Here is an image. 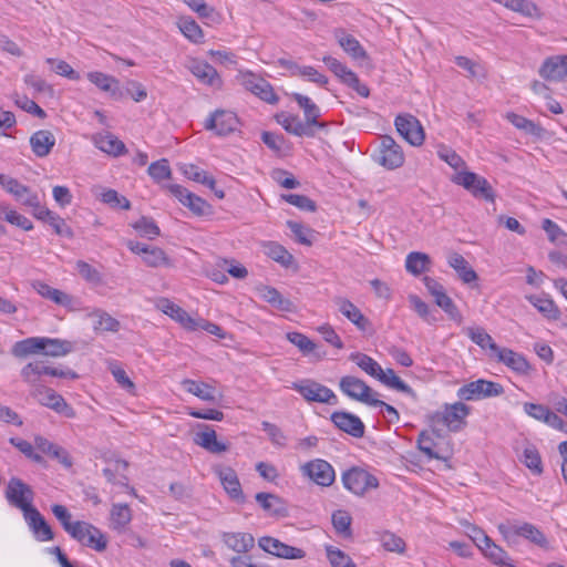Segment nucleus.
I'll return each mask as SVG.
<instances>
[{
	"label": "nucleus",
	"instance_id": "obj_47",
	"mask_svg": "<svg viewBox=\"0 0 567 567\" xmlns=\"http://www.w3.org/2000/svg\"><path fill=\"white\" fill-rule=\"evenodd\" d=\"M431 265V259L427 254L412 251L406 256L405 268L406 271L414 276H419L424 271H427Z\"/></svg>",
	"mask_w": 567,
	"mask_h": 567
},
{
	"label": "nucleus",
	"instance_id": "obj_33",
	"mask_svg": "<svg viewBox=\"0 0 567 567\" xmlns=\"http://www.w3.org/2000/svg\"><path fill=\"white\" fill-rule=\"evenodd\" d=\"M39 403L43 406L52 409L56 413H60L69 419H73L76 415L74 409L66 403V401L63 399V396L58 394L51 388L43 395V398H40Z\"/></svg>",
	"mask_w": 567,
	"mask_h": 567
},
{
	"label": "nucleus",
	"instance_id": "obj_42",
	"mask_svg": "<svg viewBox=\"0 0 567 567\" xmlns=\"http://www.w3.org/2000/svg\"><path fill=\"white\" fill-rule=\"evenodd\" d=\"M94 144L102 152L113 156H120L126 152L125 144L111 133L96 135Z\"/></svg>",
	"mask_w": 567,
	"mask_h": 567
},
{
	"label": "nucleus",
	"instance_id": "obj_27",
	"mask_svg": "<svg viewBox=\"0 0 567 567\" xmlns=\"http://www.w3.org/2000/svg\"><path fill=\"white\" fill-rule=\"evenodd\" d=\"M87 79L102 92L107 93L111 97L120 100L124 97V92L120 86V82L112 75L103 72L94 71L87 73Z\"/></svg>",
	"mask_w": 567,
	"mask_h": 567
},
{
	"label": "nucleus",
	"instance_id": "obj_12",
	"mask_svg": "<svg viewBox=\"0 0 567 567\" xmlns=\"http://www.w3.org/2000/svg\"><path fill=\"white\" fill-rule=\"evenodd\" d=\"M239 81L247 91L251 92L260 100L269 104H276L279 101L272 85L264 78H260L252 72H240Z\"/></svg>",
	"mask_w": 567,
	"mask_h": 567
},
{
	"label": "nucleus",
	"instance_id": "obj_62",
	"mask_svg": "<svg viewBox=\"0 0 567 567\" xmlns=\"http://www.w3.org/2000/svg\"><path fill=\"white\" fill-rule=\"evenodd\" d=\"M351 516L346 511H337L332 514V525L339 535L351 536Z\"/></svg>",
	"mask_w": 567,
	"mask_h": 567
},
{
	"label": "nucleus",
	"instance_id": "obj_54",
	"mask_svg": "<svg viewBox=\"0 0 567 567\" xmlns=\"http://www.w3.org/2000/svg\"><path fill=\"white\" fill-rule=\"evenodd\" d=\"M350 360L357 363L359 368H361L365 373L373 378H378L380 373H382L381 365L371 357L363 353H352L350 355Z\"/></svg>",
	"mask_w": 567,
	"mask_h": 567
},
{
	"label": "nucleus",
	"instance_id": "obj_44",
	"mask_svg": "<svg viewBox=\"0 0 567 567\" xmlns=\"http://www.w3.org/2000/svg\"><path fill=\"white\" fill-rule=\"evenodd\" d=\"M73 346L68 340L42 337V354L60 358L72 352Z\"/></svg>",
	"mask_w": 567,
	"mask_h": 567
},
{
	"label": "nucleus",
	"instance_id": "obj_17",
	"mask_svg": "<svg viewBox=\"0 0 567 567\" xmlns=\"http://www.w3.org/2000/svg\"><path fill=\"white\" fill-rule=\"evenodd\" d=\"M128 249L137 255L143 256V261L148 267H161V266H171V260L165 254V251L158 247H150L145 244L138 241L130 240L127 243Z\"/></svg>",
	"mask_w": 567,
	"mask_h": 567
},
{
	"label": "nucleus",
	"instance_id": "obj_25",
	"mask_svg": "<svg viewBox=\"0 0 567 567\" xmlns=\"http://www.w3.org/2000/svg\"><path fill=\"white\" fill-rule=\"evenodd\" d=\"M492 360L505 364L507 368L519 374H527L530 370V365L526 358L508 348H499Z\"/></svg>",
	"mask_w": 567,
	"mask_h": 567
},
{
	"label": "nucleus",
	"instance_id": "obj_61",
	"mask_svg": "<svg viewBox=\"0 0 567 567\" xmlns=\"http://www.w3.org/2000/svg\"><path fill=\"white\" fill-rule=\"evenodd\" d=\"M433 435L436 436L435 433L431 431H422L420 434H419V437H417V447L419 450L424 453L427 457L430 458H436L439 460L440 456L439 454L434 451V445H435V442H434V439H433Z\"/></svg>",
	"mask_w": 567,
	"mask_h": 567
},
{
	"label": "nucleus",
	"instance_id": "obj_30",
	"mask_svg": "<svg viewBox=\"0 0 567 567\" xmlns=\"http://www.w3.org/2000/svg\"><path fill=\"white\" fill-rule=\"evenodd\" d=\"M276 121L284 127V130L296 136H313V130L309 128L298 115L281 112L276 115Z\"/></svg>",
	"mask_w": 567,
	"mask_h": 567
},
{
	"label": "nucleus",
	"instance_id": "obj_7",
	"mask_svg": "<svg viewBox=\"0 0 567 567\" xmlns=\"http://www.w3.org/2000/svg\"><path fill=\"white\" fill-rule=\"evenodd\" d=\"M291 388L308 402H319L332 405L338 403L334 392L315 380L303 379L293 382Z\"/></svg>",
	"mask_w": 567,
	"mask_h": 567
},
{
	"label": "nucleus",
	"instance_id": "obj_28",
	"mask_svg": "<svg viewBox=\"0 0 567 567\" xmlns=\"http://www.w3.org/2000/svg\"><path fill=\"white\" fill-rule=\"evenodd\" d=\"M23 517L37 540L49 542L54 538V534L50 525L37 508L29 511V513Z\"/></svg>",
	"mask_w": 567,
	"mask_h": 567
},
{
	"label": "nucleus",
	"instance_id": "obj_64",
	"mask_svg": "<svg viewBox=\"0 0 567 567\" xmlns=\"http://www.w3.org/2000/svg\"><path fill=\"white\" fill-rule=\"evenodd\" d=\"M134 229L143 237L154 239L159 235V228L155 221L147 217L140 218L133 224Z\"/></svg>",
	"mask_w": 567,
	"mask_h": 567
},
{
	"label": "nucleus",
	"instance_id": "obj_18",
	"mask_svg": "<svg viewBox=\"0 0 567 567\" xmlns=\"http://www.w3.org/2000/svg\"><path fill=\"white\" fill-rule=\"evenodd\" d=\"M330 419L332 423L336 425V427L355 439H360L364 435L365 427L363 422L360 420L359 416L352 413L344 411H336L331 414Z\"/></svg>",
	"mask_w": 567,
	"mask_h": 567
},
{
	"label": "nucleus",
	"instance_id": "obj_3",
	"mask_svg": "<svg viewBox=\"0 0 567 567\" xmlns=\"http://www.w3.org/2000/svg\"><path fill=\"white\" fill-rule=\"evenodd\" d=\"M498 530L507 542H515L522 537L540 548H548L545 534L534 524L518 520H507L498 525Z\"/></svg>",
	"mask_w": 567,
	"mask_h": 567
},
{
	"label": "nucleus",
	"instance_id": "obj_58",
	"mask_svg": "<svg viewBox=\"0 0 567 567\" xmlns=\"http://www.w3.org/2000/svg\"><path fill=\"white\" fill-rule=\"evenodd\" d=\"M181 32L190 41L198 43L202 42L204 34L200 27L195 20L190 18H183L178 22Z\"/></svg>",
	"mask_w": 567,
	"mask_h": 567
},
{
	"label": "nucleus",
	"instance_id": "obj_57",
	"mask_svg": "<svg viewBox=\"0 0 567 567\" xmlns=\"http://www.w3.org/2000/svg\"><path fill=\"white\" fill-rule=\"evenodd\" d=\"M326 553L331 567H357L351 557L339 548L327 545Z\"/></svg>",
	"mask_w": 567,
	"mask_h": 567
},
{
	"label": "nucleus",
	"instance_id": "obj_32",
	"mask_svg": "<svg viewBox=\"0 0 567 567\" xmlns=\"http://www.w3.org/2000/svg\"><path fill=\"white\" fill-rule=\"evenodd\" d=\"M334 303L339 311L355 324L358 329L362 331L367 329L370 322L354 303L344 298H336Z\"/></svg>",
	"mask_w": 567,
	"mask_h": 567
},
{
	"label": "nucleus",
	"instance_id": "obj_11",
	"mask_svg": "<svg viewBox=\"0 0 567 567\" xmlns=\"http://www.w3.org/2000/svg\"><path fill=\"white\" fill-rule=\"evenodd\" d=\"M375 162L386 169H395L403 165L404 153L393 137L384 135L381 137Z\"/></svg>",
	"mask_w": 567,
	"mask_h": 567
},
{
	"label": "nucleus",
	"instance_id": "obj_49",
	"mask_svg": "<svg viewBox=\"0 0 567 567\" xmlns=\"http://www.w3.org/2000/svg\"><path fill=\"white\" fill-rule=\"evenodd\" d=\"M90 317L93 319L95 331L117 332L120 329V322L102 310L93 311Z\"/></svg>",
	"mask_w": 567,
	"mask_h": 567
},
{
	"label": "nucleus",
	"instance_id": "obj_14",
	"mask_svg": "<svg viewBox=\"0 0 567 567\" xmlns=\"http://www.w3.org/2000/svg\"><path fill=\"white\" fill-rule=\"evenodd\" d=\"M399 134L411 145L420 146L424 142V131L420 121L411 114H400L394 121Z\"/></svg>",
	"mask_w": 567,
	"mask_h": 567
},
{
	"label": "nucleus",
	"instance_id": "obj_51",
	"mask_svg": "<svg viewBox=\"0 0 567 567\" xmlns=\"http://www.w3.org/2000/svg\"><path fill=\"white\" fill-rule=\"evenodd\" d=\"M264 247L266 255L284 267H289L293 262V256L282 245L269 241Z\"/></svg>",
	"mask_w": 567,
	"mask_h": 567
},
{
	"label": "nucleus",
	"instance_id": "obj_53",
	"mask_svg": "<svg viewBox=\"0 0 567 567\" xmlns=\"http://www.w3.org/2000/svg\"><path fill=\"white\" fill-rule=\"evenodd\" d=\"M132 519L128 505L113 504L111 509V525L115 530H122Z\"/></svg>",
	"mask_w": 567,
	"mask_h": 567
},
{
	"label": "nucleus",
	"instance_id": "obj_29",
	"mask_svg": "<svg viewBox=\"0 0 567 567\" xmlns=\"http://www.w3.org/2000/svg\"><path fill=\"white\" fill-rule=\"evenodd\" d=\"M255 499L268 515L274 517L288 516L286 503L278 495L260 492L256 494Z\"/></svg>",
	"mask_w": 567,
	"mask_h": 567
},
{
	"label": "nucleus",
	"instance_id": "obj_8",
	"mask_svg": "<svg viewBox=\"0 0 567 567\" xmlns=\"http://www.w3.org/2000/svg\"><path fill=\"white\" fill-rule=\"evenodd\" d=\"M341 481L344 488L359 496L379 486L378 478L360 467H351L344 471L341 475Z\"/></svg>",
	"mask_w": 567,
	"mask_h": 567
},
{
	"label": "nucleus",
	"instance_id": "obj_37",
	"mask_svg": "<svg viewBox=\"0 0 567 567\" xmlns=\"http://www.w3.org/2000/svg\"><path fill=\"white\" fill-rule=\"evenodd\" d=\"M182 385L186 392L197 396L198 399L215 403L217 401L216 389L203 381H195L192 379H184Z\"/></svg>",
	"mask_w": 567,
	"mask_h": 567
},
{
	"label": "nucleus",
	"instance_id": "obj_26",
	"mask_svg": "<svg viewBox=\"0 0 567 567\" xmlns=\"http://www.w3.org/2000/svg\"><path fill=\"white\" fill-rule=\"evenodd\" d=\"M539 75L547 81H560L567 75V55L547 58L539 69Z\"/></svg>",
	"mask_w": 567,
	"mask_h": 567
},
{
	"label": "nucleus",
	"instance_id": "obj_10",
	"mask_svg": "<svg viewBox=\"0 0 567 567\" xmlns=\"http://www.w3.org/2000/svg\"><path fill=\"white\" fill-rule=\"evenodd\" d=\"M504 393V388L501 383L478 379L472 381L457 390V396L461 400L474 401L486 398L499 396Z\"/></svg>",
	"mask_w": 567,
	"mask_h": 567
},
{
	"label": "nucleus",
	"instance_id": "obj_48",
	"mask_svg": "<svg viewBox=\"0 0 567 567\" xmlns=\"http://www.w3.org/2000/svg\"><path fill=\"white\" fill-rule=\"evenodd\" d=\"M377 379L388 388L394 389L413 398L415 396L413 389L402 381L392 369H382V373H380Z\"/></svg>",
	"mask_w": 567,
	"mask_h": 567
},
{
	"label": "nucleus",
	"instance_id": "obj_59",
	"mask_svg": "<svg viewBox=\"0 0 567 567\" xmlns=\"http://www.w3.org/2000/svg\"><path fill=\"white\" fill-rule=\"evenodd\" d=\"M383 548L388 551L403 554L405 551V542L392 532H383L380 537Z\"/></svg>",
	"mask_w": 567,
	"mask_h": 567
},
{
	"label": "nucleus",
	"instance_id": "obj_45",
	"mask_svg": "<svg viewBox=\"0 0 567 567\" xmlns=\"http://www.w3.org/2000/svg\"><path fill=\"white\" fill-rule=\"evenodd\" d=\"M447 261L450 267L457 272L464 284H471L477 280L475 270L468 265L462 255L454 252L449 257Z\"/></svg>",
	"mask_w": 567,
	"mask_h": 567
},
{
	"label": "nucleus",
	"instance_id": "obj_23",
	"mask_svg": "<svg viewBox=\"0 0 567 567\" xmlns=\"http://www.w3.org/2000/svg\"><path fill=\"white\" fill-rule=\"evenodd\" d=\"M423 282L427 291L434 297L435 303L442 308L451 318L455 319L458 311L453 300L446 295L444 287L431 277H424Z\"/></svg>",
	"mask_w": 567,
	"mask_h": 567
},
{
	"label": "nucleus",
	"instance_id": "obj_16",
	"mask_svg": "<svg viewBox=\"0 0 567 567\" xmlns=\"http://www.w3.org/2000/svg\"><path fill=\"white\" fill-rule=\"evenodd\" d=\"M238 117L231 111L217 110L205 123V128L214 131L217 135H228L236 130Z\"/></svg>",
	"mask_w": 567,
	"mask_h": 567
},
{
	"label": "nucleus",
	"instance_id": "obj_15",
	"mask_svg": "<svg viewBox=\"0 0 567 567\" xmlns=\"http://www.w3.org/2000/svg\"><path fill=\"white\" fill-rule=\"evenodd\" d=\"M258 546L264 551L282 559H302L306 557L303 549L285 544L271 536L260 537Z\"/></svg>",
	"mask_w": 567,
	"mask_h": 567
},
{
	"label": "nucleus",
	"instance_id": "obj_50",
	"mask_svg": "<svg viewBox=\"0 0 567 567\" xmlns=\"http://www.w3.org/2000/svg\"><path fill=\"white\" fill-rule=\"evenodd\" d=\"M35 444L39 450H41L45 454H49V455L58 458L63 465H65V466L72 465L70 456L63 447H61L56 444H53L43 437H37Z\"/></svg>",
	"mask_w": 567,
	"mask_h": 567
},
{
	"label": "nucleus",
	"instance_id": "obj_46",
	"mask_svg": "<svg viewBox=\"0 0 567 567\" xmlns=\"http://www.w3.org/2000/svg\"><path fill=\"white\" fill-rule=\"evenodd\" d=\"M480 549L493 564L501 567H515L509 563L507 553L497 546L492 539H489V542L485 543L484 545H481Z\"/></svg>",
	"mask_w": 567,
	"mask_h": 567
},
{
	"label": "nucleus",
	"instance_id": "obj_41",
	"mask_svg": "<svg viewBox=\"0 0 567 567\" xmlns=\"http://www.w3.org/2000/svg\"><path fill=\"white\" fill-rule=\"evenodd\" d=\"M39 353H42V337H30L17 341L11 348V354L18 359Z\"/></svg>",
	"mask_w": 567,
	"mask_h": 567
},
{
	"label": "nucleus",
	"instance_id": "obj_2",
	"mask_svg": "<svg viewBox=\"0 0 567 567\" xmlns=\"http://www.w3.org/2000/svg\"><path fill=\"white\" fill-rule=\"evenodd\" d=\"M44 375L71 380L79 378V374L75 371L71 369H59L51 367L43 360L30 361L23 365L20 371V377L22 381L28 385V388L37 385L38 383H42V378Z\"/></svg>",
	"mask_w": 567,
	"mask_h": 567
},
{
	"label": "nucleus",
	"instance_id": "obj_13",
	"mask_svg": "<svg viewBox=\"0 0 567 567\" xmlns=\"http://www.w3.org/2000/svg\"><path fill=\"white\" fill-rule=\"evenodd\" d=\"M300 471L303 476L323 487L332 485L336 480V472L332 465L322 458L305 463L301 465Z\"/></svg>",
	"mask_w": 567,
	"mask_h": 567
},
{
	"label": "nucleus",
	"instance_id": "obj_35",
	"mask_svg": "<svg viewBox=\"0 0 567 567\" xmlns=\"http://www.w3.org/2000/svg\"><path fill=\"white\" fill-rule=\"evenodd\" d=\"M334 37L339 45L354 60L367 59V51L362 48L360 42L344 30H336Z\"/></svg>",
	"mask_w": 567,
	"mask_h": 567
},
{
	"label": "nucleus",
	"instance_id": "obj_56",
	"mask_svg": "<svg viewBox=\"0 0 567 567\" xmlns=\"http://www.w3.org/2000/svg\"><path fill=\"white\" fill-rule=\"evenodd\" d=\"M520 461L532 471L533 474L540 475L543 473L542 457L535 446H526Z\"/></svg>",
	"mask_w": 567,
	"mask_h": 567
},
{
	"label": "nucleus",
	"instance_id": "obj_40",
	"mask_svg": "<svg viewBox=\"0 0 567 567\" xmlns=\"http://www.w3.org/2000/svg\"><path fill=\"white\" fill-rule=\"evenodd\" d=\"M526 299L548 320H558L560 310L555 302L545 295H529Z\"/></svg>",
	"mask_w": 567,
	"mask_h": 567
},
{
	"label": "nucleus",
	"instance_id": "obj_9",
	"mask_svg": "<svg viewBox=\"0 0 567 567\" xmlns=\"http://www.w3.org/2000/svg\"><path fill=\"white\" fill-rule=\"evenodd\" d=\"M339 388L343 394L351 398L352 400L362 402L364 404H380L378 395L363 380L346 375L340 379Z\"/></svg>",
	"mask_w": 567,
	"mask_h": 567
},
{
	"label": "nucleus",
	"instance_id": "obj_21",
	"mask_svg": "<svg viewBox=\"0 0 567 567\" xmlns=\"http://www.w3.org/2000/svg\"><path fill=\"white\" fill-rule=\"evenodd\" d=\"M168 190L195 215L202 216L210 208L206 200L181 185H169Z\"/></svg>",
	"mask_w": 567,
	"mask_h": 567
},
{
	"label": "nucleus",
	"instance_id": "obj_63",
	"mask_svg": "<svg viewBox=\"0 0 567 567\" xmlns=\"http://www.w3.org/2000/svg\"><path fill=\"white\" fill-rule=\"evenodd\" d=\"M287 339L305 355L312 353L317 348V344L312 340L300 332H288Z\"/></svg>",
	"mask_w": 567,
	"mask_h": 567
},
{
	"label": "nucleus",
	"instance_id": "obj_31",
	"mask_svg": "<svg viewBox=\"0 0 567 567\" xmlns=\"http://www.w3.org/2000/svg\"><path fill=\"white\" fill-rule=\"evenodd\" d=\"M0 185L6 192L11 194L16 200L25 206L28 198L34 197L37 193L32 192L28 186L21 184L18 179L0 173Z\"/></svg>",
	"mask_w": 567,
	"mask_h": 567
},
{
	"label": "nucleus",
	"instance_id": "obj_22",
	"mask_svg": "<svg viewBox=\"0 0 567 567\" xmlns=\"http://www.w3.org/2000/svg\"><path fill=\"white\" fill-rule=\"evenodd\" d=\"M188 70L202 84L214 89H220L223 85L221 78L216 69L205 61L193 60Z\"/></svg>",
	"mask_w": 567,
	"mask_h": 567
},
{
	"label": "nucleus",
	"instance_id": "obj_52",
	"mask_svg": "<svg viewBox=\"0 0 567 567\" xmlns=\"http://www.w3.org/2000/svg\"><path fill=\"white\" fill-rule=\"evenodd\" d=\"M260 295L265 301L272 305L274 307L289 311L292 307V303L289 299H286L281 296V293L274 287L262 286L260 289Z\"/></svg>",
	"mask_w": 567,
	"mask_h": 567
},
{
	"label": "nucleus",
	"instance_id": "obj_20",
	"mask_svg": "<svg viewBox=\"0 0 567 567\" xmlns=\"http://www.w3.org/2000/svg\"><path fill=\"white\" fill-rule=\"evenodd\" d=\"M31 287L44 299H48L55 305L63 306L70 310L74 309L75 299L73 296L53 288L42 280H33Z\"/></svg>",
	"mask_w": 567,
	"mask_h": 567
},
{
	"label": "nucleus",
	"instance_id": "obj_19",
	"mask_svg": "<svg viewBox=\"0 0 567 567\" xmlns=\"http://www.w3.org/2000/svg\"><path fill=\"white\" fill-rule=\"evenodd\" d=\"M214 472L229 497L237 503H244L245 496L236 472L231 467L225 466H216Z\"/></svg>",
	"mask_w": 567,
	"mask_h": 567
},
{
	"label": "nucleus",
	"instance_id": "obj_39",
	"mask_svg": "<svg viewBox=\"0 0 567 567\" xmlns=\"http://www.w3.org/2000/svg\"><path fill=\"white\" fill-rule=\"evenodd\" d=\"M292 99L298 103L299 107L303 110L306 122L309 128L313 126L323 127L322 123L318 122L320 116L319 107L306 95L300 93H292Z\"/></svg>",
	"mask_w": 567,
	"mask_h": 567
},
{
	"label": "nucleus",
	"instance_id": "obj_43",
	"mask_svg": "<svg viewBox=\"0 0 567 567\" xmlns=\"http://www.w3.org/2000/svg\"><path fill=\"white\" fill-rule=\"evenodd\" d=\"M467 336L481 349L488 350V357L491 359L494 358V355L501 348L495 343L491 334H488L486 330L482 327L468 328Z\"/></svg>",
	"mask_w": 567,
	"mask_h": 567
},
{
	"label": "nucleus",
	"instance_id": "obj_38",
	"mask_svg": "<svg viewBox=\"0 0 567 567\" xmlns=\"http://www.w3.org/2000/svg\"><path fill=\"white\" fill-rule=\"evenodd\" d=\"M55 144L54 135L48 130H40L30 137V145L38 157H44L50 154Z\"/></svg>",
	"mask_w": 567,
	"mask_h": 567
},
{
	"label": "nucleus",
	"instance_id": "obj_5",
	"mask_svg": "<svg viewBox=\"0 0 567 567\" xmlns=\"http://www.w3.org/2000/svg\"><path fill=\"white\" fill-rule=\"evenodd\" d=\"M81 545L90 547L96 551H104L107 547V537L96 526L83 522H74V528L69 534Z\"/></svg>",
	"mask_w": 567,
	"mask_h": 567
},
{
	"label": "nucleus",
	"instance_id": "obj_24",
	"mask_svg": "<svg viewBox=\"0 0 567 567\" xmlns=\"http://www.w3.org/2000/svg\"><path fill=\"white\" fill-rule=\"evenodd\" d=\"M198 426L204 430L196 433L194 437V443L196 445L213 454H220L228 451V444L217 440L216 432L213 427L206 424H199Z\"/></svg>",
	"mask_w": 567,
	"mask_h": 567
},
{
	"label": "nucleus",
	"instance_id": "obj_4",
	"mask_svg": "<svg viewBox=\"0 0 567 567\" xmlns=\"http://www.w3.org/2000/svg\"><path fill=\"white\" fill-rule=\"evenodd\" d=\"M451 181L454 184L464 187L475 198L484 199L489 203H494L495 200V193L492 185L485 177L480 176L476 173L466 169L460 171L451 177Z\"/></svg>",
	"mask_w": 567,
	"mask_h": 567
},
{
	"label": "nucleus",
	"instance_id": "obj_6",
	"mask_svg": "<svg viewBox=\"0 0 567 567\" xmlns=\"http://www.w3.org/2000/svg\"><path fill=\"white\" fill-rule=\"evenodd\" d=\"M4 494L9 504L21 509L23 516L28 514L29 511L35 508L32 505L34 498L33 489L18 477H11L9 480Z\"/></svg>",
	"mask_w": 567,
	"mask_h": 567
},
{
	"label": "nucleus",
	"instance_id": "obj_55",
	"mask_svg": "<svg viewBox=\"0 0 567 567\" xmlns=\"http://www.w3.org/2000/svg\"><path fill=\"white\" fill-rule=\"evenodd\" d=\"M183 173L188 179L206 185L210 189H215V178L208 175L205 171L200 169L198 166L193 164L184 165Z\"/></svg>",
	"mask_w": 567,
	"mask_h": 567
},
{
	"label": "nucleus",
	"instance_id": "obj_34",
	"mask_svg": "<svg viewBox=\"0 0 567 567\" xmlns=\"http://www.w3.org/2000/svg\"><path fill=\"white\" fill-rule=\"evenodd\" d=\"M157 308L172 319L181 323L184 328L190 329L194 326V318H192L184 309L167 298H162L156 303Z\"/></svg>",
	"mask_w": 567,
	"mask_h": 567
},
{
	"label": "nucleus",
	"instance_id": "obj_60",
	"mask_svg": "<svg viewBox=\"0 0 567 567\" xmlns=\"http://www.w3.org/2000/svg\"><path fill=\"white\" fill-rule=\"evenodd\" d=\"M147 172H148V175L156 183H161L164 179H169L172 176V171H171L168 161L166 158H162L159 161L152 163L148 166Z\"/></svg>",
	"mask_w": 567,
	"mask_h": 567
},
{
	"label": "nucleus",
	"instance_id": "obj_1",
	"mask_svg": "<svg viewBox=\"0 0 567 567\" xmlns=\"http://www.w3.org/2000/svg\"><path fill=\"white\" fill-rule=\"evenodd\" d=\"M470 414V408L462 403L456 402L453 404H445L443 411H436L427 416V422L432 432L436 437H441V431L446 426L452 432H458L466 425V417Z\"/></svg>",
	"mask_w": 567,
	"mask_h": 567
},
{
	"label": "nucleus",
	"instance_id": "obj_36",
	"mask_svg": "<svg viewBox=\"0 0 567 567\" xmlns=\"http://www.w3.org/2000/svg\"><path fill=\"white\" fill-rule=\"evenodd\" d=\"M225 545L238 554H246L255 546V538L249 533H224Z\"/></svg>",
	"mask_w": 567,
	"mask_h": 567
}]
</instances>
